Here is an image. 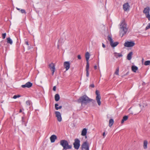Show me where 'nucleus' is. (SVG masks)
I'll return each instance as SVG.
<instances>
[{
	"mask_svg": "<svg viewBox=\"0 0 150 150\" xmlns=\"http://www.w3.org/2000/svg\"><path fill=\"white\" fill-rule=\"evenodd\" d=\"M107 39L110 42V44L111 46L112 47H116L119 44V42H114L112 37L110 35L108 36Z\"/></svg>",
	"mask_w": 150,
	"mask_h": 150,
	"instance_id": "20e7f679",
	"label": "nucleus"
},
{
	"mask_svg": "<svg viewBox=\"0 0 150 150\" xmlns=\"http://www.w3.org/2000/svg\"><path fill=\"white\" fill-rule=\"evenodd\" d=\"M119 67H118L116 69V71L115 73V74L117 75H119Z\"/></svg>",
	"mask_w": 150,
	"mask_h": 150,
	"instance_id": "c85d7f7f",
	"label": "nucleus"
},
{
	"mask_svg": "<svg viewBox=\"0 0 150 150\" xmlns=\"http://www.w3.org/2000/svg\"><path fill=\"white\" fill-rule=\"evenodd\" d=\"M90 86L92 88H94L95 86L93 84H92L90 85Z\"/></svg>",
	"mask_w": 150,
	"mask_h": 150,
	"instance_id": "e433bc0d",
	"label": "nucleus"
},
{
	"mask_svg": "<svg viewBox=\"0 0 150 150\" xmlns=\"http://www.w3.org/2000/svg\"><path fill=\"white\" fill-rule=\"evenodd\" d=\"M135 45V43L132 41H127L124 44L125 46L127 47H131L134 46Z\"/></svg>",
	"mask_w": 150,
	"mask_h": 150,
	"instance_id": "6e6552de",
	"label": "nucleus"
},
{
	"mask_svg": "<svg viewBox=\"0 0 150 150\" xmlns=\"http://www.w3.org/2000/svg\"><path fill=\"white\" fill-rule=\"evenodd\" d=\"M20 97V95H14L13 97V98L14 99H16L17 98L19 97Z\"/></svg>",
	"mask_w": 150,
	"mask_h": 150,
	"instance_id": "473e14b6",
	"label": "nucleus"
},
{
	"mask_svg": "<svg viewBox=\"0 0 150 150\" xmlns=\"http://www.w3.org/2000/svg\"><path fill=\"white\" fill-rule=\"evenodd\" d=\"M64 66L66 69V70H68L70 67V64L69 62H65L64 63Z\"/></svg>",
	"mask_w": 150,
	"mask_h": 150,
	"instance_id": "ddd939ff",
	"label": "nucleus"
},
{
	"mask_svg": "<svg viewBox=\"0 0 150 150\" xmlns=\"http://www.w3.org/2000/svg\"><path fill=\"white\" fill-rule=\"evenodd\" d=\"M20 11H21V13H25V14H26V12L24 9H21L20 10Z\"/></svg>",
	"mask_w": 150,
	"mask_h": 150,
	"instance_id": "c756f323",
	"label": "nucleus"
},
{
	"mask_svg": "<svg viewBox=\"0 0 150 150\" xmlns=\"http://www.w3.org/2000/svg\"><path fill=\"white\" fill-rule=\"evenodd\" d=\"M103 138H104L105 137V132H104L103 134Z\"/></svg>",
	"mask_w": 150,
	"mask_h": 150,
	"instance_id": "ea45409f",
	"label": "nucleus"
},
{
	"mask_svg": "<svg viewBox=\"0 0 150 150\" xmlns=\"http://www.w3.org/2000/svg\"><path fill=\"white\" fill-rule=\"evenodd\" d=\"M148 142L146 140H145L144 142L143 147L144 149H146L147 148Z\"/></svg>",
	"mask_w": 150,
	"mask_h": 150,
	"instance_id": "412c9836",
	"label": "nucleus"
},
{
	"mask_svg": "<svg viewBox=\"0 0 150 150\" xmlns=\"http://www.w3.org/2000/svg\"><path fill=\"white\" fill-rule=\"evenodd\" d=\"M96 100L97 103L99 105H100L101 104L100 99L101 98L100 94L99 93V92L98 91L96 90Z\"/></svg>",
	"mask_w": 150,
	"mask_h": 150,
	"instance_id": "39448f33",
	"label": "nucleus"
},
{
	"mask_svg": "<svg viewBox=\"0 0 150 150\" xmlns=\"http://www.w3.org/2000/svg\"><path fill=\"white\" fill-rule=\"evenodd\" d=\"M144 64L145 65H150V61L147 60L144 63Z\"/></svg>",
	"mask_w": 150,
	"mask_h": 150,
	"instance_id": "cd10ccee",
	"label": "nucleus"
},
{
	"mask_svg": "<svg viewBox=\"0 0 150 150\" xmlns=\"http://www.w3.org/2000/svg\"><path fill=\"white\" fill-rule=\"evenodd\" d=\"M127 24L124 21L121 23L120 25V35L122 37L125 34L128 30V28H127Z\"/></svg>",
	"mask_w": 150,
	"mask_h": 150,
	"instance_id": "f03ea898",
	"label": "nucleus"
},
{
	"mask_svg": "<svg viewBox=\"0 0 150 150\" xmlns=\"http://www.w3.org/2000/svg\"><path fill=\"white\" fill-rule=\"evenodd\" d=\"M138 69V67L136 66H133L132 67V70L134 72H136Z\"/></svg>",
	"mask_w": 150,
	"mask_h": 150,
	"instance_id": "4be33fe9",
	"label": "nucleus"
},
{
	"mask_svg": "<svg viewBox=\"0 0 150 150\" xmlns=\"http://www.w3.org/2000/svg\"><path fill=\"white\" fill-rule=\"evenodd\" d=\"M150 28V23H149L148 25H147L146 27V28H145V30H147L148 29H149Z\"/></svg>",
	"mask_w": 150,
	"mask_h": 150,
	"instance_id": "2f4dec72",
	"label": "nucleus"
},
{
	"mask_svg": "<svg viewBox=\"0 0 150 150\" xmlns=\"http://www.w3.org/2000/svg\"><path fill=\"white\" fill-rule=\"evenodd\" d=\"M87 129H86L84 128L82 130L81 133V135L82 136H85L87 133Z\"/></svg>",
	"mask_w": 150,
	"mask_h": 150,
	"instance_id": "a211bd4d",
	"label": "nucleus"
},
{
	"mask_svg": "<svg viewBox=\"0 0 150 150\" xmlns=\"http://www.w3.org/2000/svg\"><path fill=\"white\" fill-rule=\"evenodd\" d=\"M22 110L21 109H20L19 110V112H20V113L21 112H22Z\"/></svg>",
	"mask_w": 150,
	"mask_h": 150,
	"instance_id": "a18cd8bd",
	"label": "nucleus"
},
{
	"mask_svg": "<svg viewBox=\"0 0 150 150\" xmlns=\"http://www.w3.org/2000/svg\"><path fill=\"white\" fill-rule=\"evenodd\" d=\"M31 48V47H30L29 46L28 47V49L30 50Z\"/></svg>",
	"mask_w": 150,
	"mask_h": 150,
	"instance_id": "de8ad7c7",
	"label": "nucleus"
},
{
	"mask_svg": "<svg viewBox=\"0 0 150 150\" xmlns=\"http://www.w3.org/2000/svg\"><path fill=\"white\" fill-rule=\"evenodd\" d=\"M128 118V116H125L123 117V119L121 121V123H123L125 121H126Z\"/></svg>",
	"mask_w": 150,
	"mask_h": 150,
	"instance_id": "5701e85b",
	"label": "nucleus"
},
{
	"mask_svg": "<svg viewBox=\"0 0 150 150\" xmlns=\"http://www.w3.org/2000/svg\"><path fill=\"white\" fill-rule=\"evenodd\" d=\"M73 145L75 149H79L80 146V141L79 139L76 138L75 139Z\"/></svg>",
	"mask_w": 150,
	"mask_h": 150,
	"instance_id": "423d86ee",
	"label": "nucleus"
},
{
	"mask_svg": "<svg viewBox=\"0 0 150 150\" xmlns=\"http://www.w3.org/2000/svg\"><path fill=\"white\" fill-rule=\"evenodd\" d=\"M130 6L128 3H125L123 5V8L125 11L129 10Z\"/></svg>",
	"mask_w": 150,
	"mask_h": 150,
	"instance_id": "f8f14e48",
	"label": "nucleus"
},
{
	"mask_svg": "<svg viewBox=\"0 0 150 150\" xmlns=\"http://www.w3.org/2000/svg\"><path fill=\"white\" fill-rule=\"evenodd\" d=\"M133 55V52H131L128 54L127 58V59L129 60H130L132 58V56Z\"/></svg>",
	"mask_w": 150,
	"mask_h": 150,
	"instance_id": "f3484780",
	"label": "nucleus"
},
{
	"mask_svg": "<svg viewBox=\"0 0 150 150\" xmlns=\"http://www.w3.org/2000/svg\"><path fill=\"white\" fill-rule=\"evenodd\" d=\"M114 121L113 119H111L109 120V126L110 127H111L113 124Z\"/></svg>",
	"mask_w": 150,
	"mask_h": 150,
	"instance_id": "b1692460",
	"label": "nucleus"
},
{
	"mask_svg": "<svg viewBox=\"0 0 150 150\" xmlns=\"http://www.w3.org/2000/svg\"><path fill=\"white\" fill-rule=\"evenodd\" d=\"M77 102L79 103H81V105L83 104L86 105L91 102H92L93 104L96 103L95 100L89 98L85 95L80 97L77 100Z\"/></svg>",
	"mask_w": 150,
	"mask_h": 150,
	"instance_id": "f257e3e1",
	"label": "nucleus"
},
{
	"mask_svg": "<svg viewBox=\"0 0 150 150\" xmlns=\"http://www.w3.org/2000/svg\"><path fill=\"white\" fill-rule=\"evenodd\" d=\"M55 113L57 120L59 122L61 121L62 118L60 113L58 111H55Z\"/></svg>",
	"mask_w": 150,
	"mask_h": 150,
	"instance_id": "9d476101",
	"label": "nucleus"
},
{
	"mask_svg": "<svg viewBox=\"0 0 150 150\" xmlns=\"http://www.w3.org/2000/svg\"><path fill=\"white\" fill-rule=\"evenodd\" d=\"M102 47L103 48H105V45L103 43H102Z\"/></svg>",
	"mask_w": 150,
	"mask_h": 150,
	"instance_id": "a19ab883",
	"label": "nucleus"
},
{
	"mask_svg": "<svg viewBox=\"0 0 150 150\" xmlns=\"http://www.w3.org/2000/svg\"><path fill=\"white\" fill-rule=\"evenodd\" d=\"M77 58H78V59H81V56L80 55H78L77 56Z\"/></svg>",
	"mask_w": 150,
	"mask_h": 150,
	"instance_id": "c9c22d12",
	"label": "nucleus"
},
{
	"mask_svg": "<svg viewBox=\"0 0 150 150\" xmlns=\"http://www.w3.org/2000/svg\"><path fill=\"white\" fill-rule=\"evenodd\" d=\"M50 138L51 142L52 143H53L55 142V140L57 139V137L55 135H52L50 137Z\"/></svg>",
	"mask_w": 150,
	"mask_h": 150,
	"instance_id": "dca6fc26",
	"label": "nucleus"
},
{
	"mask_svg": "<svg viewBox=\"0 0 150 150\" xmlns=\"http://www.w3.org/2000/svg\"><path fill=\"white\" fill-rule=\"evenodd\" d=\"M85 57L86 62H89L88 60L90 58V54L88 52H87L86 53Z\"/></svg>",
	"mask_w": 150,
	"mask_h": 150,
	"instance_id": "6ab92c4d",
	"label": "nucleus"
},
{
	"mask_svg": "<svg viewBox=\"0 0 150 150\" xmlns=\"http://www.w3.org/2000/svg\"><path fill=\"white\" fill-rule=\"evenodd\" d=\"M56 86H54L53 87V90L54 91H55L56 90Z\"/></svg>",
	"mask_w": 150,
	"mask_h": 150,
	"instance_id": "4c0bfd02",
	"label": "nucleus"
},
{
	"mask_svg": "<svg viewBox=\"0 0 150 150\" xmlns=\"http://www.w3.org/2000/svg\"><path fill=\"white\" fill-rule=\"evenodd\" d=\"M146 18H148V20L150 21V15L149 14H147L146 15Z\"/></svg>",
	"mask_w": 150,
	"mask_h": 150,
	"instance_id": "7c9ffc66",
	"label": "nucleus"
},
{
	"mask_svg": "<svg viewBox=\"0 0 150 150\" xmlns=\"http://www.w3.org/2000/svg\"><path fill=\"white\" fill-rule=\"evenodd\" d=\"M49 68H50V70L52 71V75H53L55 70V65L54 64L52 63L49 64Z\"/></svg>",
	"mask_w": 150,
	"mask_h": 150,
	"instance_id": "1a4fd4ad",
	"label": "nucleus"
},
{
	"mask_svg": "<svg viewBox=\"0 0 150 150\" xmlns=\"http://www.w3.org/2000/svg\"><path fill=\"white\" fill-rule=\"evenodd\" d=\"M128 74V72H127L126 74H125V75H124V76H125L126 75H127Z\"/></svg>",
	"mask_w": 150,
	"mask_h": 150,
	"instance_id": "c03bdc74",
	"label": "nucleus"
},
{
	"mask_svg": "<svg viewBox=\"0 0 150 150\" xmlns=\"http://www.w3.org/2000/svg\"><path fill=\"white\" fill-rule=\"evenodd\" d=\"M7 42L8 43L10 44L11 45L12 44L13 42L12 40L10 38H7Z\"/></svg>",
	"mask_w": 150,
	"mask_h": 150,
	"instance_id": "a878e982",
	"label": "nucleus"
},
{
	"mask_svg": "<svg viewBox=\"0 0 150 150\" xmlns=\"http://www.w3.org/2000/svg\"><path fill=\"white\" fill-rule=\"evenodd\" d=\"M24 117H22V121H23V120H24Z\"/></svg>",
	"mask_w": 150,
	"mask_h": 150,
	"instance_id": "49530a36",
	"label": "nucleus"
},
{
	"mask_svg": "<svg viewBox=\"0 0 150 150\" xmlns=\"http://www.w3.org/2000/svg\"><path fill=\"white\" fill-rule=\"evenodd\" d=\"M150 11V8L149 7V6H147L144 8L143 12L146 14V15L147 14H149Z\"/></svg>",
	"mask_w": 150,
	"mask_h": 150,
	"instance_id": "2eb2a0df",
	"label": "nucleus"
},
{
	"mask_svg": "<svg viewBox=\"0 0 150 150\" xmlns=\"http://www.w3.org/2000/svg\"><path fill=\"white\" fill-rule=\"evenodd\" d=\"M25 43L26 45H29L28 42V41H25Z\"/></svg>",
	"mask_w": 150,
	"mask_h": 150,
	"instance_id": "58836bf2",
	"label": "nucleus"
},
{
	"mask_svg": "<svg viewBox=\"0 0 150 150\" xmlns=\"http://www.w3.org/2000/svg\"><path fill=\"white\" fill-rule=\"evenodd\" d=\"M23 114H24V112H23Z\"/></svg>",
	"mask_w": 150,
	"mask_h": 150,
	"instance_id": "3c124183",
	"label": "nucleus"
},
{
	"mask_svg": "<svg viewBox=\"0 0 150 150\" xmlns=\"http://www.w3.org/2000/svg\"><path fill=\"white\" fill-rule=\"evenodd\" d=\"M33 85V84L30 82H28L26 83L24 85H23L21 86V87L23 88H25L26 87L30 88Z\"/></svg>",
	"mask_w": 150,
	"mask_h": 150,
	"instance_id": "9b49d317",
	"label": "nucleus"
},
{
	"mask_svg": "<svg viewBox=\"0 0 150 150\" xmlns=\"http://www.w3.org/2000/svg\"><path fill=\"white\" fill-rule=\"evenodd\" d=\"M82 150H89V144L87 141L84 142L81 145Z\"/></svg>",
	"mask_w": 150,
	"mask_h": 150,
	"instance_id": "0eeeda50",
	"label": "nucleus"
},
{
	"mask_svg": "<svg viewBox=\"0 0 150 150\" xmlns=\"http://www.w3.org/2000/svg\"><path fill=\"white\" fill-rule=\"evenodd\" d=\"M60 144L63 147V150L71 149L72 148V145H69L67 141L65 140H61Z\"/></svg>",
	"mask_w": 150,
	"mask_h": 150,
	"instance_id": "7ed1b4c3",
	"label": "nucleus"
},
{
	"mask_svg": "<svg viewBox=\"0 0 150 150\" xmlns=\"http://www.w3.org/2000/svg\"><path fill=\"white\" fill-rule=\"evenodd\" d=\"M115 56L117 58L118 57H120L122 56V55L121 53H117L116 52H115L114 53Z\"/></svg>",
	"mask_w": 150,
	"mask_h": 150,
	"instance_id": "aec40b11",
	"label": "nucleus"
},
{
	"mask_svg": "<svg viewBox=\"0 0 150 150\" xmlns=\"http://www.w3.org/2000/svg\"><path fill=\"white\" fill-rule=\"evenodd\" d=\"M3 101H1V102H0V103H3Z\"/></svg>",
	"mask_w": 150,
	"mask_h": 150,
	"instance_id": "8fccbe9b",
	"label": "nucleus"
},
{
	"mask_svg": "<svg viewBox=\"0 0 150 150\" xmlns=\"http://www.w3.org/2000/svg\"><path fill=\"white\" fill-rule=\"evenodd\" d=\"M59 105L58 104L56 103L55 104V108L56 110H58L59 109H60L62 108V106H60L59 107H57Z\"/></svg>",
	"mask_w": 150,
	"mask_h": 150,
	"instance_id": "bb28decb",
	"label": "nucleus"
},
{
	"mask_svg": "<svg viewBox=\"0 0 150 150\" xmlns=\"http://www.w3.org/2000/svg\"><path fill=\"white\" fill-rule=\"evenodd\" d=\"M94 68L95 69H97V66L95 65L94 67Z\"/></svg>",
	"mask_w": 150,
	"mask_h": 150,
	"instance_id": "79ce46f5",
	"label": "nucleus"
},
{
	"mask_svg": "<svg viewBox=\"0 0 150 150\" xmlns=\"http://www.w3.org/2000/svg\"><path fill=\"white\" fill-rule=\"evenodd\" d=\"M6 34V33H3L2 34V37L3 39H4L5 38Z\"/></svg>",
	"mask_w": 150,
	"mask_h": 150,
	"instance_id": "72a5a7b5",
	"label": "nucleus"
},
{
	"mask_svg": "<svg viewBox=\"0 0 150 150\" xmlns=\"http://www.w3.org/2000/svg\"><path fill=\"white\" fill-rule=\"evenodd\" d=\"M85 136V138H87V136L86 135L85 136Z\"/></svg>",
	"mask_w": 150,
	"mask_h": 150,
	"instance_id": "09e8293b",
	"label": "nucleus"
},
{
	"mask_svg": "<svg viewBox=\"0 0 150 150\" xmlns=\"http://www.w3.org/2000/svg\"><path fill=\"white\" fill-rule=\"evenodd\" d=\"M26 104L27 105H30V101L29 100H27L26 102Z\"/></svg>",
	"mask_w": 150,
	"mask_h": 150,
	"instance_id": "f704fd0d",
	"label": "nucleus"
},
{
	"mask_svg": "<svg viewBox=\"0 0 150 150\" xmlns=\"http://www.w3.org/2000/svg\"><path fill=\"white\" fill-rule=\"evenodd\" d=\"M16 8L17 9V10H18L19 11H20V10L21 9L20 8Z\"/></svg>",
	"mask_w": 150,
	"mask_h": 150,
	"instance_id": "37998d69",
	"label": "nucleus"
},
{
	"mask_svg": "<svg viewBox=\"0 0 150 150\" xmlns=\"http://www.w3.org/2000/svg\"><path fill=\"white\" fill-rule=\"evenodd\" d=\"M60 99V97L58 94H56L55 96V100L56 101H58Z\"/></svg>",
	"mask_w": 150,
	"mask_h": 150,
	"instance_id": "393cba45",
	"label": "nucleus"
},
{
	"mask_svg": "<svg viewBox=\"0 0 150 150\" xmlns=\"http://www.w3.org/2000/svg\"><path fill=\"white\" fill-rule=\"evenodd\" d=\"M89 68V62H87L86 65V76L88 77L89 75L88 70Z\"/></svg>",
	"mask_w": 150,
	"mask_h": 150,
	"instance_id": "4468645a",
	"label": "nucleus"
}]
</instances>
